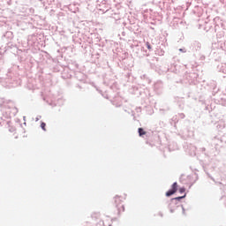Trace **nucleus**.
Segmentation results:
<instances>
[{"instance_id":"nucleus-1","label":"nucleus","mask_w":226,"mask_h":226,"mask_svg":"<svg viewBox=\"0 0 226 226\" xmlns=\"http://www.w3.org/2000/svg\"><path fill=\"white\" fill-rule=\"evenodd\" d=\"M177 192V183L175 182L171 185V189L166 192V197H170L171 195H174Z\"/></svg>"},{"instance_id":"nucleus-2","label":"nucleus","mask_w":226,"mask_h":226,"mask_svg":"<svg viewBox=\"0 0 226 226\" xmlns=\"http://www.w3.org/2000/svg\"><path fill=\"white\" fill-rule=\"evenodd\" d=\"M138 132H139V137H142V135H146V133H147L146 131H144V129H142V128H139Z\"/></svg>"},{"instance_id":"nucleus-3","label":"nucleus","mask_w":226,"mask_h":226,"mask_svg":"<svg viewBox=\"0 0 226 226\" xmlns=\"http://www.w3.org/2000/svg\"><path fill=\"white\" fill-rule=\"evenodd\" d=\"M47 126V124H45L44 122H42L41 124V128L44 131V132H47V129L45 128Z\"/></svg>"},{"instance_id":"nucleus-4","label":"nucleus","mask_w":226,"mask_h":226,"mask_svg":"<svg viewBox=\"0 0 226 226\" xmlns=\"http://www.w3.org/2000/svg\"><path fill=\"white\" fill-rule=\"evenodd\" d=\"M115 202L117 204H121V198H119L118 196L115 197Z\"/></svg>"},{"instance_id":"nucleus-5","label":"nucleus","mask_w":226,"mask_h":226,"mask_svg":"<svg viewBox=\"0 0 226 226\" xmlns=\"http://www.w3.org/2000/svg\"><path fill=\"white\" fill-rule=\"evenodd\" d=\"M146 46H147V49H148V50H151V44L149 43V41H147L146 42Z\"/></svg>"},{"instance_id":"nucleus-6","label":"nucleus","mask_w":226,"mask_h":226,"mask_svg":"<svg viewBox=\"0 0 226 226\" xmlns=\"http://www.w3.org/2000/svg\"><path fill=\"white\" fill-rule=\"evenodd\" d=\"M185 192H186V189H185V187L179 189L180 193H185Z\"/></svg>"},{"instance_id":"nucleus-7","label":"nucleus","mask_w":226,"mask_h":226,"mask_svg":"<svg viewBox=\"0 0 226 226\" xmlns=\"http://www.w3.org/2000/svg\"><path fill=\"white\" fill-rule=\"evenodd\" d=\"M185 197H186V194H185L184 196H181V197H177L176 200H181V199H185Z\"/></svg>"},{"instance_id":"nucleus-8","label":"nucleus","mask_w":226,"mask_h":226,"mask_svg":"<svg viewBox=\"0 0 226 226\" xmlns=\"http://www.w3.org/2000/svg\"><path fill=\"white\" fill-rule=\"evenodd\" d=\"M121 207H122V211H124V206H121Z\"/></svg>"}]
</instances>
